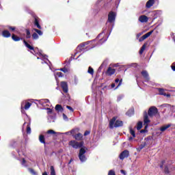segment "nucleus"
I'll return each mask as SVG.
<instances>
[{
	"mask_svg": "<svg viewBox=\"0 0 175 175\" xmlns=\"http://www.w3.org/2000/svg\"><path fill=\"white\" fill-rule=\"evenodd\" d=\"M88 73H89V75H91L92 76H94V68L90 66L88 70Z\"/></svg>",
	"mask_w": 175,
	"mask_h": 175,
	"instance_id": "obj_31",
	"label": "nucleus"
},
{
	"mask_svg": "<svg viewBox=\"0 0 175 175\" xmlns=\"http://www.w3.org/2000/svg\"><path fill=\"white\" fill-rule=\"evenodd\" d=\"M2 35L3 38H10V36H11L10 32H9V31L8 30L3 31Z\"/></svg>",
	"mask_w": 175,
	"mask_h": 175,
	"instance_id": "obj_22",
	"label": "nucleus"
},
{
	"mask_svg": "<svg viewBox=\"0 0 175 175\" xmlns=\"http://www.w3.org/2000/svg\"><path fill=\"white\" fill-rule=\"evenodd\" d=\"M158 113V109L155 107H151L148 111V116L149 117H153Z\"/></svg>",
	"mask_w": 175,
	"mask_h": 175,
	"instance_id": "obj_8",
	"label": "nucleus"
},
{
	"mask_svg": "<svg viewBox=\"0 0 175 175\" xmlns=\"http://www.w3.org/2000/svg\"><path fill=\"white\" fill-rule=\"evenodd\" d=\"M130 129V133L132 135L133 137H136V134L135 133V131L132 129V127L129 128Z\"/></svg>",
	"mask_w": 175,
	"mask_h": 175,
	"instance_id": "obj_36",
	"label": "nucleus"
},
{
	"mask_svg": "<svg viewBox=\"0 0 175 175\" xmlns=\"http://www.w3.org/2000/svg\"><path fill=\"white\" fill-rule=\"evenodd\" d=\"M23 43L25 47L29 49V51L37 57V59H41V64H47V65H49V62L50 64V61H49L47 55H43L42 51H39V49L38 48H33V46L29 44V43H28L25 40H23Z\"/></svg>",
	"mask_w": 175,
	"mask_h": 175,
	"instance_id": "obj_2",
	"label": "nucleus"
},
{
	"mask_svg": "<svg viewBox=\"0 0 175 175\" xmlns=\"http://www.w3.org/2000/svg\"><path fill=\"white\" fill-rule=\"evenodd\" d=\"M38 103L41 105V106H49V104L46 103H50V100L49 99H41L38 100Z\"/></svg>",
	"mask_w": 175,
	"mask_h": 175,
	"instance_id": "obj_13",
	"label": "nucleus"
},
{
	"mask_svg": "<svg viewBox=\"0 0 175 175\" xmlns=\"http://www.w3.org/2000/svg\"><path fill=\"white\" fill-rule=\"evenodd\" d=\"M165 173L166 174L169 173V170L167 169V167L165 168Z\"/></svg>",
	"mask_w": 175,
	"mask_h": 175,
	"instance_id": "obj_58",
	"label": "nucleus"
},
{
	"mask_svg": "<svg viewBox=\"0 0 175 175\" xmlns=\"http://www.w3.org/2000/svg\"><path fill=\"white\" fill-rule=\"evenodd\" d=\"M55 109L56 111H60L61 113L64 111V108H62V106L61 105H56Z\"/></svg>",
	"mask_w": 175,
	"mask_h": 175,
	"instance_id": "obj_24",
	"label": "nucleus"
},
{
	"mask_svg": "<svg viewBox=\"0 0 175 175\" xmlns=\"http://www.w3.org/2000/svg\"><path fill=\"white\" fill-rule=\"evenodd\" d=\"M31 106H32V104L31 103L27 102L26 100L22 101L21 104V112L24 113V109L25 110H28L29 107H31Z\"/></svg>",
	"mask_w": 175,
	"mask_h": 175,
	"instance_id": "obj_7",
	"label": "nucleus"
},
{
	"mask_svg": "<svg viewBox=\"0 0 175 175\" xmlns=\"http://www.w3.org/2000/svg\"><path fill=\"white\" fill-rule=\"evenodd\" d=\"M128 157H129V151L125 150L121 152V154L119 156V158L122 161L123 159H125V158H128Z\"/></svg>",
	"mask_w": 175,
	"mask_h": 175,
	"instance_id": "obj_10",
	"label": "nucleus"
},
{
	"mask_svg": "<svg viewBox=\"0 0 175 175\" xmlns=\"http://www.w3.org/2000/svg\"><path fill=\"white\" fill-rule=\"evenodd\" d=\"M170 105L169 104H163L161 105V107H170Z\"/></svg>",
	"mask_w": 175,
	"mask_h": 175,
	"instance_id": "obj_56",
	"label": "nucleus"
},
{
	"mask_svg": "<svg viewBox=\"0 0 175 175\" xmlns=\"http://www.w3.org/2000/svg\"><path fill=\"white\" fill-rule=\"evenodd\" d=\"M34 25L38 29H42V26L39 24V21L38 20V18H35Z\"/></svg>",
	"mask_w": 175,
	"mask_h": 175,
	"instance_id": "obj_25",
	"label": "nucleus"
},
{
	"mask_svg": "<svg viewBox=\"0 0 175 175\" xmlns=\"http://www.w3.org/2000/svg\"><path fill=\"white\" fill-rule=\"evenodd\" d=\"M8 29H9L10 31H15V30H16V27H10V26H8Z\"/></svg>",
	"mask_w": 175,
	"mask_h": 175,
	"instance_id": "obj_50",
	"label": "nucleus"
},
{
	"mask_svg": "<svg viewBox=\"0 0 175 175\" xmlns=\"http://www.w3.org/2000/svg\"><path fill=\"white\" fill-rule=\"evenodd\" d=\"M146 47H147V44H144L143 46H142V48L139 50V54L140 55L143 54V53L146 50Z\"/></svg>",
	"mask_w": 175,
	"mask_h": 175,
	"instance_id": "obj_28",
	"label": "nucleus"
},
{
	"mask_svg": "<svg viewBox=\"0 0 175 175\" xmlns=\"http://www.w3.org/2000/svg\"><path fill=\"white\" fill-rule=\"evenodd\" d=\"M152 32H153V31H150L146 33L145 35L142 36L139 39V42H143V40H146V39H147V38H150V36H151V35H152Z\"/></svg>",
	"mask_w": 175,
	"mask_h": 175,
	"instance_id": "obj_11",
	"label": "nucleus"
},
{
	"mask_svg": "<svg viewBox=\"0 0 175 175\" xmlns=\"http://www.w3.org/2000/svg\"><path fill=\"white\" fill-rule=\"evenodd\" d=\"M42 175H49V174H47V172H44L42 173Z\"/></svg>",
	"mask_w": 175,
	"mask_h": 175,
	"instance_id": "obj_60",
	"label": "nucleus"
},
{
	"mask_svg": "<svg viewBox=\"0 0 175 175\" xmlns=\"http://www.w3.org/2000/svg\"><path fill=\"white\" fill-rule=\"evenodd\" d=\"M55 79H57V77H64V74H62L61 72H55Z\"/></svg>",
	"mask_w": 175,
	"mask_h": 175,
	"instance_id": "obj_29",
	"label": "nucleus"
},
{
	"mask_svg": "<svg viewBox=\"0 0 175 175\" xmlns=\"http://www.w3.org/2000/svg\"><path fill=\"white\" fill-rule=\"evenodd\" d=\"M139 23H147L148 21V17L146 15H142L139 17Z\"/></svg>",
	"mask_w": 175,
	"mask_h": 175,
	"instance_id": "obj_14",
	"label": "nucleus"
},
{
	"mask_svg": "<svg viewBox=\"0 0 175 175\" xmlns=\"http://www.w3.org/2000/svg\"><path fill=\"white\" fill-rule=\"evenodd\" d=\"M116 17H117V13L111 11L108 14V20L106 23V27L103 29V32L98 34L96 39H99L100 37L101 38L99 40L98 43L95 45H92L89 48L94 49L96 47V46H100L105 43L109 39V36H110V33H111V31H113V28H114V23H116Z\"/></svg>",
	"mask_w": 175,
	"mask_h": 175,
	"instance_id": "obj_1",
	"label": "nucleus"
},
{
	"mask_svg": "<svg viewBox=\"0 0 175 175\" xmlns=\"http://www.w3.org/2000/svg\"><path fill=\"white\" fill-rule=\"evenodd\" d=\"M31 36L33 40H38V39H39V36L36 33H33Z\"/></svg>",
	"mask_w": 175,
	"mask_h": 175,
	"instance_id": "obj_33",
	"label": "nucleus"
},
{
	"mask_svg": "<svg viewBox=\"0 0 175 175\" xmlns=\"http://www.w3.org/2000/svg\"><path fill=\"white\" fill-rule=\"evenodd\" d=\"M120 173H122V174L126 175V172H125L124 170H121Z\"/></svg>",
	"mask_w": 175,
	"mask_h": 175,
	"instance_id": "obj_57",
	"label": "nucleus"
},
{
	"mask_svg": "<svg viewBox=\"0 0 175 175\" xmlns=\"http://www.w3.org/2000/svg\"><path fill=\"white\" fill-rule=\"evenodd\" d=\"M172 126L171 124H168L164 126H162L159 130L161 131V132H165V131H166V129H168V128H170Z\"/></svg>",
	"mask_w": 175,
	"mask_h": 175,
	"instance_id": "obj_19",
	"label": "nucleus"
},
{
	"mask_svg": "<svg viewBox=\"0 0 175 175\" xmlns=\"http://www.w3.org/2000/svg\"><path fill=\"white\" fill-rule=\"evenodd\" d=\"M172 70L175 72V62H174L171 66Z\"/></svg>",
	"mask_w": 175,
	"mask_h": 175,
	"instance_id": "obj_49",
	"label": "nucleus"
},
{
	"mask_svg": "<svg viewBox=\"0 0 175 175\" xmlns=\"http://www.w3.org/2000/svg\"><path fill=\"white\" fill-rule=\"evenodd\" d=\"M160 167H161V169H162V167H163V165H161Z\"/></svg>",
	"mask_w": 175,
	"mask_h": 175,
	"instance_id": "obj_63",
	"label": "nucleus"
},
{
	"mask_svg": "<svg viewBox=\"0 0 175 175\" xmlns=\"http://www.w3.org/2000/svg\"><path fill=\"white\" fill-rule=\"evenodd\" d=\"M68 145L70 147H72V148H75V150H77L79 148H83V146H84V142H78L77 141L72 140L69 142Z\"/></svg>",
	"mask_w": 175,
	"mask_h": 175,
	"instance_id": "obj_5",
	"label": "nucleus"
},
{
	"mask_svg": "<svg viewBox=\"0 0 175 175\" xmlns=\"http://www.w3.org/2000/svg\"><path fill=\"white\" fill-rule=\"evenodd\" d=\"M141 75L143 76L144 79H145L146 81H148L150 80V76L148 75V72L146 70H143L141 72Z\"/></svg>",
	"mask_w": 175,
	"mask_h": 175,
	"instance_id": "obj_18",
	"label": "nucleus"
},
{
	"mask_svg": "<svg viewBox=\"0 0 175 175\" xmlns=\"http://www.w3.org/2000/svg\"><path fill=\"white\" fill-rule=\"evenodd\" d=\"M154 3H155V0L148 1L146 4V9H150L152 6H154Z\"/></svg>",
	"mask_w": 175,
	"mask_h": 175,
	"instance_id": "obj_16",
	"label": "nucleus"
},
{
	"mask_svg": "<svg viewBox=\"0 0 175 175\" xmlns=\"http://www.w3.org/2000/svg\"><path fill=\"white\" fill-rule=\"evenodd\" d=\"M126 116H128L129 117H132V116H133V114H135V109H133V108L130 109L126 113Z\"/></svg>",
	"mask_w": 175,
	"mask_h": 175,
	"instance_id": "obj_23",
	"label": "nucleus"
},
{
	"mask_svg": "<svg viewBox=\"0 0 175 175\" xmlns=\"http://www.w3.org/2000/svg\"><path fill=\"white\" fill-rule=\"evenodd\" d=\"M47 113L48 114H51V113H53V109H50V108H47Z\"/></svg>",
	"mask_w": 175,
	"mask_h": 175,
	"instance_id": "obj_48",
	"label": "nucleus"
},
{
	"mask_svg": "<svg viewBox=\"0 0 175 175\" xmlns=\"http://www.w3.org/2000/svg\"><path fill=\"white\" fill-rule=\"evenodd\" d=\"M35 32H36V33H38L40 36H42V35H43V31H42L41 30H39L38 29H34Z\"/></svg>",
	"mask_w": 175,
	"mask_h": 175,
	"instance_id": "obj_37",
	"label": "nucleus"
},
{
	"mask_svg": "<svg viewBox=\"0 0 175 175\" xmlns=\"http://www.w3.org/2000/svg\"><path fill=\"white\" fill-rule=\"evenodd\" d=\"M31 122H29V123L27 124V133L28 135H29V134H31Z\"/></svg>",
	"mask_w": 175,
	"mask_h": 175,
	"instance_id": "obj_32",
	"label": "nucleus"
},
{
	"mask_svg": "<svg viewBox=\"0 0 175 175\" xmlns=\"http://www.w3.org/2000/svg\"><path fill=\"white\" fill-rule=\"evenodd\" d=\"M108 175H116V171L114 170H110L108 172Z\"/></svg>",
	"mask_w": 175,
	"mask_h": 175,
	"instance_id": "obj_40",
	"label": "nucleus"
},
{
	"mask_svg": "<svg viewBox=\"0 0 175 175\" xmlns=\"http://www.w3.org/2000/svg\"><path fill=\"white\" fill-rule=\"evenodd\" d=\"M173 40H174V42H175V36L173 37Z\"/></svg>",
	"mask_w": 175,
	"mask_h": 175,
	"instance_id": "obj_64",
	"label": "nucleus"
},
{
	"mask_svg": "<svg viewBox=\"0 0 175 175\" xmlns=\"http://www.w3.org/2000/svg\"><path fill=\"white\" fill-rule=\"evenodd\" d=\"M90 133H91L90 131H86L84 133V136H88V135H90Z\"/></svg>",
	"mask_w": 175,
	"mask_h": 175,
	"instance_id": "obj_55",
	"label": "nucleus"
},
{
	"mask_svg": "<svg viewBox=\"0 0 175 175\" xmlns=\"http://www.w3.org/2000/svg\"><path fill=\"white\" fill-rule=\"evenodd\" d=\"M72 161H73V159H71L68 163H72Z\"/></svg>",
	"mask_w": 175,
	"mask_h": 175,
	"instance_id": "obj_62",
	"label": "nucleus"
},
{
	"mask_svg": "<svg viewBox=\"0 0 175 175\" xmlns=\"http://www.w3.org/2000/svg\"><path fill=\"white\" fill-rule=\"evenodd\" d=\"M157 90L159 95H163V96H167V98H170V94H167L163 88H157Z\"/></svg>",
	"mask_w": 175,
	"mask_h": 175,
	"instance_id": "obj_15",
	"label": "nucleus"
},
{
	"mask_svg": "<svg viewBox=\"0 0 175 175\" xmlns=\"http://www.w3.org/2000/svg\"><path fill=\"white\" fill-rule=\"evenodd\" d=\"M47 133H49L50 135H55V133H55V131H54V130H49L47 131Z\"/></svg>",
	"mask_w": 175,
	"mask_h": 175,
	"instance_id": "obj_43",
	"label": "nucleus"
},
{
	"mask_svg": "<svg viewBox=\"0 0 175 175\" xmlns=\"http://www.w3.org/2000/svg\"><path fill=\"white\" fill-rule=\"evenodd\" d=\"M103 66H105V64H101L98 68V72H101L102 69H103Z\"/></svg>",
	"mask_w": 175,
	"mask_h": 175,
	"instance_id": "obj_47",
	"label": "nucleus"
},
{
	"mask_svg": "<svg viewBox=\"0 0 175 175\" xmlns=\"http://www.w3.org/2000/svg\"><path fill=\"white\" fill-rule=\"evenodd\" d=\"M39 141L42 144H46V141L44 140V136L43 135H40L39 136Z\"/></svg>",
	"mask_w": 175,
	"mask_h": 175,
	"instance_id": "obj_26",
	"label": "nucleus"
},
{
	"mask_svg": "<svg viewBox=\"0 0 175 175\" xmlns=\"http://www.w3.org/2000/svg\"><path fill=\"white\" fill-rule=\"evenodd\" d=\"M106 73L107 76H113V75L116 73V69L111 68V67H109Z\"/></svg>",
	"mask_w": 175,
	"mask_h": 175,
	"instance_id": "obj_17",
	"label": "nucleus"
},
{
	"mask_svg": "<svg viewBox=\"0 0 175 175\" xmlns=\"http://www.w3.org/2000/svg\"><path fill=\"white\" fill-rule=\"evenodd\" d=\"M72 136L75 137V139L76 140H78V141H80V140H81V139H83V135H81V133H77L75 135V134H73Z\"/></svg>",
	"mask_w": 175,
	"mask_h": 175,
	"instance_id": "obj_20",
	"label": "nucleus"
},
{
	"mask_svg": "<svg viewBox=\"0 0 175 175\" xmlns=\"http://www.w3.org/2000/svg\"><path fill=\"white\" fill-rule=\"evenodd\" d=\"M21 163L22 166L27 167V161H25V159L24 158H22Z\"/></svg>",
	"mask_w": 175,
	"mask_h": 175,
	"instance_id": "obj_35",
	"label": "nucleus"
},
{
	"mask_svg": "<svg viewBox=\"0 0 175 175\" xmlns=\"http://www.w3.org/2000/svg\"><path fill=\"white\" fill-rule=\"evenodd\" d=\"M94 42H96V39L91 40V41L83 42L82 44H79L77 47V52L75 53L73 59H75V57H76L77 54H79V53H83V51H84V47H85V46H88V44H92V43H94Z\"/></svg>",
	"mask_w": 175,
	"mask_h": 175,
	"instance_id": "obj_3",
	"label": "nucleus"
},
{
	"mask_svg": "<svg viewBox=\"0 0 175 175\" xmlns=\"http://www.w3.org/2000/svg\"><path fill=\"white\" fill-rule=\"evenodd\" d=\"M111 88H114L116 87V83H112L111 85Z\"/></svg>",
	"mask_w": 175,
	"mask_h": 175,
	"instance_id": "obj_59",
	"label": "nucleus"
},
{
	"mask_svg": "<svg viewBox=\"0 0 175 175\" xmlns=\"http://www.w3.org/2000/svg\"><path fill=\"white\" fill-rule=\"evenodd\" d=\"M17 152H18L19 157H23V155H25V154L24 152V151H23V150H18Z\"/></svg>",
	"mask_w": 175,
	"mask_h": 175,
	"instance_id": "obj_41",
	"label": "nucleus"
},
{
	"mask_svg": "<svg viewBox=\"0 0 175 175\" xmlns=\"http://www.w3.org/2000/svg\"><path fill=\"white\" fill-rule=\"evenodd\" d=\"M29 172L30 173H31V174H36V172H35V170H33V169H30Z\"/></svg>",
	"mask_w": 175,
	"mask_h": 175,
	"instance_id": "obj_53",
	"label": "nucleus"
},
{
	"mask_svg": "<svg viewBox=\"0 0 175 175\" xmlns=\"http://www.w3.org/2000/svg\"><path fill=\"white\" fill-rule=\"evenodd\" d=\"M74 84L75 85H77V84H79V79H77L76 77L74 78Z\"/></svg>",
	"mask_w": 175,
	"mask_h": 175,
	"instance_id": "obj_42",
	"label": "nucleus"
},
{
	"mask_svg": "<svg viewBox=\"0 0 175 175\" xmlns=\"http://www.w3.org/2000/svg\"><path fill=\"white\" fill-rule=\"evenodd\" d=\"M66 109H68V110H70V111H71V113H73V111H75V109H73L72 108V107L69 106V105H67L66 106Z\"/></svg>",
	"mask_w": 175,
	"mask_h": 175,
	"instance_id": "obj_44",
	"label": "nucleus"
},
{
	"mask_svg": "<svg viewBox=\"0 0 175 175\" xmlns=\"http://www.w3.org/2000/svg\"><path fill=\"white\" fill-rule=\"evenodd\" d=\"M143 128V122H139L137 124V131H140Z\"/></svg>",
	"mask_w": 175,
	"mask_h": 175,
	"instance_id": "obj_30",
	"label": "nucleus"
},
{
	"mask_svg": "<svg viewBox=\"0 0 175 175\" xmlns=\"http://www.w3.org/2000/svg\"><path fill=\"white\" fill-rule=\"evenodd\" d=\"M12 40H14V42H20V40H23L24 38H20L14 34H12Z\"/></svg>",
	"mask_w": 175,
	"mask_h": 175,
	"instance_id": "obj_21",
	"label": "nucleus"
},
{
	"mask_svg": "<svg viewBox=\"0 0 175 175\" xmlns=\"http://www.w3.org/2000/svg\"><path fill=\"white\" fill-rule=\"evenodd\" d=\"M141 35H143V32L138 33L136 35L137 39H139V38L140 37Z\"/></svg>",
	"mask_w": 175,
	"mask_h": 175,
	"instance_id": "obj_54",
	"label": "nucleus"
},
{
	"mask_svg": "<svg viewBox=\"0 0 175 175\" xmlns=\"http://www.w3.org/2000/svg\"><path fill=\"white\" fill-rule=\"evenodd\" d=\"M129 140L131 142V140H133V137H130L129 138Z\"/></svg>",
	"mask_w": 175,
	"mask_h": 175,
	"instance_id": "obj_61",
	"label": "nucleus"
},
{
	"mask_svg": "<svg viewBox=\"0 0 175 175\" xmlns=\"http://www.w3.org/2000/svg\"><path fill=\"white\" fill-rule=\"evenodd\" d=\"M63 119L64 121H68V116H66L65 113H63Z\"/></svg>",
	"mask_w": 175,
	"mask_h": 175,
	"instance_id": "obj_52",
	"label": "nucleus"
},
{
	"mask_svg": "<svg viewBox=\"0 0 175 175\" xmlns=\"http://www.w3.org/2000/svg\"><path fill=\"white\" fill-rule=\"evenodd\" d=\"M117 118L113 117L110 121H109V128L110 129H113V128H118L120 126H122L124 125V122L121 120H116Z\"/></svg>",
	"mask_w": 175,
	"mask_h": 175,
	"instance_id": "obj_4",
	"label": "nucleus"
},
{
	"mask_svg": "<svg viewBox=\"0 0 175 175\" xmlns=\"http://www.w3.org/2000/svg\"><path fill=\"white\" fill-rule=\"evenodd\" d=\"M129 68H132V66H133L134 68H136L137 66V64L132 63V64H129Z\"/></svg>",
	"mask_w": 175,
	"mask_h": 175,
	"instance_id": "obj_46",
	"label": "nucleus"
},
{
	"mask_svg": "<svg viewBox=\"0 0 175 175\" xmlns=\"http://www.w3.org/2000/svg\"><path fill=\"white\" fill-rule=\"evenodd\" d=\"M151 121L150 119H148V114L146 111L144 113V124L145 125V128H147L148 126V123H150Z\"/></svg>",
	"mask_w": 175,
	"mask_h": 175,
	"instance_id": "obj_9",
	"label": "nucleus"
},
{
	"mask_svg": "<svg viewBox=\"0 0 175 175\" xmlns=\"http://www.w3.org/2000/svg\"><path fill=\"white\" fill-rule=\"evenodd\" d=\"M122 98H124V95H120L118 97V102H120V100H121V99H122Z\"/></svg>",
	"mask_w": 175,
	"mask_h": 175,
	"instance_id": "obj_51",
	"label": "nucleus"
},
{
	"mask_svg": "<svg viewBox=\"0 0 175 175\" xmlns=\"http://www.w3.org/2000/svg\"><path fill=\"white\" fill-rule=\"evenodd\" d=\"M65 135H75V130H71L70 131L64 133Z\"/></svg>",
	"mask_w": 175,
	"mask_h": 175,
	"instance_id": "obj_39",
	"label": "nucleus"
},
{
	"mask_svg": "<svg viewBox=\"0 0 175 175\" xmlns=\"http://www.w3.org/2000/svg\"><path fill=\"white\" fill-rule=\"evenodd\" d=\"M86 152H87L86 148H81L79 150V161H81L82 163H83V162H85V161H87V157H85Z\"/></svg>",
	"mask_w": 175,
	"mask_h": 175,
	"instance_id": "obj_6",
	"label": "nucleus"
},
{
	"mask_svg": "<svg viewBox=\"0 0 175 175\" xmlns=\"http://www.w3.org/2000/svg\"><path fill=\"white\" fill-rule=\"evenodd\" d=\"M26 39H31V31L29 29H26Z\"/></svg>",
	"mask_w": 175,
	"mask_h": 175,
	"instance_id": "obj_34",
	"label": "nucleus"
},
{
	"mask_svg": "<svg viewBox=\"0 0 175 175\" xmlns=\"http://www.w3.org/2000/svg\"><path fill=\"white\" fill-rule=\"evenodd\" d=\"M51 175H56L55 170L54 169L53 166H51Z\"/></svg>",
	"mask_w": 175,
	"mask_h": 175,
	"instance_id": "obj_38",
	"label": "nucleus"
},
{
	"mask_svg": "<svg viewBox=\"0 0 175 175\" xmlns=\"http://www.w3.org/2000/svg\"><path fill=\"white\" fill-rule=\"evenodd\" d=\"M61 87L64 92H65L66 94L68 93V92L69 91V89L68 88V83L66 82L62 81L61 83Z\"/></svg>",
	"mask_w": 175,
	"mask_h": 175,
	"instance_id": "obj_12",
	"label": "nucleus"
},
{
	"mask_svg": "<svg viewBox=\"0 0 175 175\" xmlns=\"http://www.w3.org/2000/svg\"><path fill=\"white\" fill-rule=\"evenodd\" d=\"M59 70L64 72V73H68V69L66 68H60Z\"/></svg>",
	"mask_w": 175,
	"mask_h": 175,
	"instance_id": "obj_45",
	"label": "nucleus"
},
{
	"mask_svg": "<svg viewBox=\"0 0 175 175\" xmlns=\"http://www.w3.org/2000/svg\"><path fill=\"white\" fill-rule=\"evenodd\" d=\"M115 83H118V85H117V87L115 88V90H117V88H118V87H120L121 85V84H122V79H116L115 80Z\"/></svg>",
	"mask_w": 175,
	"mask_h": 175,
	"instance_id": "obj_27",
	"label": "nucleus"
}]
</instances>
